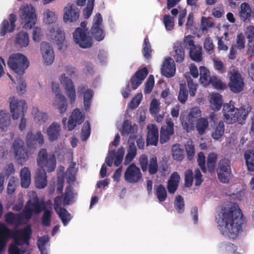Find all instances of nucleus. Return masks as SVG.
Returning <instances> with one entry per match:
<instances>
[{"label":"nucleus","instance_id":"f257e3e1","mask_svg":"<svg viewBox=\"0 0 254 254\" xmlns=\"http://www.w3.org/2000/svg\"><path fill=\"white\" fill-rule=\"evenodd\" d=\"M216 221L222 235L236 239L242 231L243 215L239 206L235 203L227 204L218 213Z\"/></svg>","mask_w":254,"mask_h":254},{"label":"nucleus","instance_id":"f03ea898","mask_svg":"<svg viewBox=\"0 0 254 254\" xmlns=\"http://www.w3.org/2000/svg\"><path fill=\"white\" fill-rule=\"evenodd\" d=\"M37 163L41 170L37 171L35 177V183L37 188L43 189L47 185L46 171L51 172L56 168V161L55 155L48 154L46 149L42 148L39 152Z\"/></svg>","mask_w":254,"mask_h":254},{"label":"nucleus","instance_id":"7ed1b4c3","mask_svg":"<svg viewBox=\"0 0 254 254\" xmlns=\"http://www.w3.org/2000/svg\"><path fill=\"white\" fill-rule=\"evenodd\" d=\"M32 198L30 199L26 204L21 214H15L12 212H8L5 215L6 222L10 225L16 226L25 224L30 219L33 214L41 212V205L38 203V199L36 193L32 191Z\"/></svg>","mask_w":254,"mask_h":254},{"label":"nucleus","instance_id":"20e7f679","mask_svg":"<svg viewBox=\"0 0 254 254\" xmlns=\"http://www.w3.org/2000/svg\"><path fill=\"white\" fill-rule=\"evenodd\" d=\"M10 231V236L8 238H12L14 242L9 245L8 249V254H24L26 248L25 245H28V240L31 234L30 226H27L21 230Z\"/></svg>","mask_w":254,"mask_h":254},{"label":"nucleus","instance_id":"39448f33","mask_svg":"<svg viewBox=\"0 0 254 254\" xmlns=\"http://www.w3.org/2000/svg\"><path fill=\"white\" fill-rule=\"evenodd\" d=\"M251 110L249 104H245L240 109L236 108L231 101L223 106L224 119L228 124H232L238 122L239 124H243Z\"/></svg>","mask_w":254,"mask_h":254},{"label":"nucleus","instance_id":"423d86ee","mask_svg":"<svg viewBox=\"0 0 254 254\" xmlns=\"http://www.w3.org/2000/svg\"><path fill=\"white\" fill-rule=\"evenodd\" d=\"M76 195V193L69 187L65 190L63 200L59 196L54 200L55 209L64 226L70 220L71 217L65 209L62 207V205L69 204L73 202Z\"/></svg>","mask_w":254,"mask_h":254},{"label":"nucleus","instance_id":"0eeeda50","mask_svg":"<svg viewBox=\"0 0 254 254\" xmlns=\"http://www.w3.org/2000/svg\"><path fill=\"white\" fill-rule=\"evenodd\" d=\"M65 73L61 74L59 77V80L61 85L64 90L65 93L67 96L69 103L73 104L76 99V92L75 86L72 80L69 77L66 76L67 74L72 77L75 73V70L72 66H67L65 67Z\"/></svg>","mask_w":254,"mask_h":254},{"label":"nucleus","instance_id":"6e6552de","mask_svg":"<svg viewBox=\"0 0 254 254\" xmlns=\"http://www.w3.org/2000/svg\"><path fill=\"white\" fill-rule=\"evenodd\" d=\"M19 17L25 29H31L36 23L37 16L36 8L31 4H25L19 9Z\"/></svg>","mask_w":254,"mask_h":254},{"label":"nucleus","instance_id":"1a4fd4ad","mask_svg":"<svg viewBox=\"0 0 254 254\" xmlns=\"http://www.w3.org/2000/svg\"><path fill=\"white\" fill-rule=\"evenodd\" d=\"M7 64L11 69L19 75L24 73L29 63L26 57L21 53L11 55L7 61Z\"/></svg>","mask_w":254,"mask_h":254},{"label":"nucleus","instance_id":"9d476101","mask_svg":"<svg viewBox=\"0 0 254 254\" xmlns=\"http://www.w3.org/2000/svg\"><path fill=\"white\" fill-rule=\"evenodd\" d=\"M51 90L55 95V98L52 105L60 113L64 114L67 109L66 99L62 93L60 84L57 81H54L51 83Z\"/></svg>","mask_w":254,"mask_h":254},{"label":"nucleus","instance_id":"9b49d317","mask_svg":"<svg viewBox=\"0 0 254 254\" xmlns=\"http://www.w3.org/2000/svg\"><path fill=\"white\" fill-rule=\"evenodd\" d=\"M72 36L74 42L82 48H89L92 45L93 39L86 28H76L72 33Z\"/></svg>","mask_w":254,"mask_h":254},{"label":"nucleus","instance_id":"f8f14e48","mask_svg":"<svg viewBox=\"0 0 254 254\" xmlns=\"http://www.w3.org/2000/svg\"><path fill=\"white\" fill-rule=\"evenodd\" d=\"M9 110L13 120H17L21 114H23L27 109L26 102L17 97L10 95L8 98Z\"/></svg>","mask_w":254,"mask_h":254},{"label":"nucleus","instance_id":"ddd939ff","mask_svg":"<svg viewBox=\"0 0 254 254\" xmlns=\"http://www.w3.org/2000/svg\"><path fill=\"white\" fill-rule=\"evenodd\" d=\"M201 116V111L198 107L190 109L188 114L187 120H185L182 115L180 116V120L183 128L188 132L194 129V122L196 119Z\"/></svg>","mask_w":254,"mask_h":254},{"label":"nucleus","instance_id":"4468645a","mask_svg":"<svg viewBox=\"0 0 254 254\" xmlns=\"http://www.w3.org/2000/svg\"><path fill=\"white\" fill-rule=\"evenodd\" d=\"M80 10L74 3H67L63 9V21L66 24L75 23L80 17Z\"/></svg>","mask_w":254,"mask_h":254},{"label":"nucleus","instance_id":"2eb2a0df","mask_svg":"<svg viewBox=\"0 0 254 254\" xmlns=\"http://www.w3.org/2000/svg\"><path fill=\"white\" fill-rule=\"evenodd\" d=\"M230 82L229 86L231 90L234 93H239L244 89V82L241 74L236 70L230 72Z\"/></svg>","mask_w":254,"mask_h":254},{"label":"nucleus","instance_id":"dca6fc26","mask_svg":"<svg viewBox=\"0 0 254 254\" xmlns=\"http://www.w3.org/2000/svg\"><path fill=\"white\" fill-rule=\"evenodd\" d=\"M11 151L21 164L24 163L28 159L30 153L24 149L23 142L21 139H18L14 141Z\"/></svg>","mask_w":254,"mask_h":254},{"label":"nucleus","instance_id":"f3484780","mask_svg":"<svg viewBox=\"0 0 254 254\" xmlns=\"http://www.w3.org/2000/svg\"><path fill=\"white\" fill-rule=\"evenodd\" d=\"M124 178L126 181L131 184L138 182L142 178L140 169L134 164L130 165L126 170Z\"/></svg>","mask_w":254,"mask_h":254},{"label":"nucleus","instance_id":"a211bd4d","mask_svg":"<svg viewBox=\"0 0 254 254\" xmlns=\"http://www.w3.org/2000/svg\"><path fill=\"white\" fill-rule=\"evenodd\" d=\"M43 62L45 64L51 65L55 60V53L52 46L48 43L43 42L40 48Z\"/></svg>","mask_w":254,"mask_h":254},{"label":"nucleus","instance_id":"6ab92c4d","mask_svg":"<svg viewBox=\"0 0 254 254\" xmlns=\"http://www.w3.org/2000/svg\"><path fill=\"white\" fill-rule=\"evenodd\" d=\"M47 36L59 47H62L65 40L64 32L58 26L50 27L47 32Z\"/></svg>","mask_w":254,"mask_h":254},{"label":"nucleus","instance_id":"aec40b11","mask_svg":"<svg viewBox=\"0 0 254 254\" xmlns=\"http://www.w3.org/2000/svg\"><path fill=\"white\" fill-rule=\"evenodd\" d=\"M85 119V115L76 108L72 111L69 117L67 124L68 130H73L77 125H80Z\"/></svg>","mask_w":254,"mask_h":254},{"label":"nucleus","instance_id":"412c9836","mask_svg":"<svg viewBox=\"0 0 254 254\" xmlns=\"http://www.w3.org/2000/svg\"><path fill=\"white\" fill-rule=\"evenodd\" d=\"M174 123L171 118L167 119L166 125L162 127L160 130V142L163 144L167 142L174 133Z\"/></svg>","mask_w":254,"mask_h":254},{"label":"nucleus","instance_id":"4be33fe9","mask_svg":"<svg viewBox=\"0 0 254 254\" xmlns=\"http://www.w3.org/2000/svg\"><path fill=\"white\" fill-rule=\"evenodd\" d=\"M13 42L15 47L20 50L26 49L30 45V38L26 32L22 31L16 34Z\"/></svg>","mask_w":254,"mask_h":254},{"label":"nucleus","instance_id":"5701e85b","mask_svg":"<svg viewBox=\"0 0 254 254\" xmlns=\"http://www.w3.org/2000/svg\"><path fill=\"white\" fill-rule=\"evenodd\" d=\"M125 151L124 148H120L117 152L109 151V154L106 159V162L109 166H111L113 163L116 166H118L122 162Z\"/></svg>","mask_w":254,"mask_h":254},{"label":"nucleus","instance_id":"b1692460","mask_svg":"<svg viewBox=\"0 0 254 254\" xmlns=\"http://www.w3.org/2000/svg\"><path fill=\"white\" fill-rule=\"evenodd\" d=\"M161 72L167 77L173 76L176 72V65L174 60L170 57L165 59L161 68Z\"/></svg>","mask_w":254,"mask_h":254},{"label":"nucleus","instance_id":"393cba45","mask_svg":"<svg viewBox=\"0 0 254 254\" xmlns=\"http://www.w3.org/2000/svg\"><path fill=\"white\" fill-rule=\"evenodd\" d=\"M16 20V17L13 14L9 15L8 17L9 21L6 19L4 20L0 27V35L4 36L8 32H13L15 28Z\"/></svg>","mask_w":254,"mask_h":254},{"label":"nucleus","instance_id":"a878e982","mask_svg":"<svg viewBox=\"0 0 254 254\" xmlns=\"http://www.w3.org/2000/svg\"><path fill=\"white\" fill-rule=\"evenodd\" d=\"M245 34L248 40L247 53L251 56H254V26H248L245 30Z\"/></svg>","mask_w":254,"mask_h":254},{"label":"nucleus","instance_id":"bb28decb","mask_svg":"<svg viewBox=\"0 0 254 254\" xmlns=\"http://www.w3.org/2000/svg\"><path fill=\"white\" fill-rule=\"evenodd\" d=\"M158 130L157 127L153 124L148 125L147 126V144L156 146L158 143Z\"/></svg>","mask_w":254,"mask_h":254},{"label":"nucleus","instance_id":"cd10ccee","mask_svg":"<svg viewBox=\"0 0 254 254\" xmlns=\"http://www.w3.org/2000/svg\"><path fill=\"white\" fill-rule=\"evenodd\" d=\"M61 130L60 125L56 122L52 123L46 129L45 133L49 140L54 141L57 140L60 136Z\"/></svg>","mask_w":254,"mask_h":254},{"label":"nucleus","instance_id":"c85d7f7f","mask_svg":"<svg viewBox=\"0 0 254 254\" xmlns=\"http://www.w3.org/2000/svg\"><path fill=\"white\" fill-rule=\"evenodd\" d=\"M147 74L148 71L146 67L139 69L131 79L132 88L136 89L142 83Z\"/></svg>","mask_w":254,"mask_h":254},{"label":"nucleus","instance_id":"c756f323","mask_svg":"<svg viewBox=\"0 0 254 254\" xmlns=\"http://www.w3.org/2000/svg\"><path fill=\"white\" fill-rule=\"evenodd\" d=\"M31 116L33 121L39 125L45 123L48 119V114L40 111L36 107H33L31 109Z\"/></svg>","mask_w":254,"mask_h":254},{"label":"nucleus","instance_id":"7c9ffc66","mask_svg":"<svg viewBox=\"0 0 254 254\" xmlns=\"http://www.w3.org/2000/svg\"><path fill=\"white\" fill-rule=\"evenodd\" d=\"M78 92L83 94V102L84 109L88 110L90 107L91 100L93 96V92L86 86H80L78 88Z\"/></svg>","mask_w":254,"mask_h":254},{"label":"nucleus","instance_id":"2f4dec72","mask_svg":"<svg viewBox=\"0 0 254 254\" xmlns=\"http://www.w3.org/2000/svg\"><path fill=\"white\" fill-rule=\"evenodd\" d=\"M240 18L243 22L250 21L253 15V10L247 2L241 3L239 12Z\"/></svg>","mask_w":254,"mask_h":254},{"label":"nucleus","instance_id":"473e14b6","mask_svg":"<svg viewBox=\"0 0 254 254\" xmlns=\"http://www.w3.org/2000/svg\"><path fill=\"white\" fill-rule=\"evenodd\" d=\"M0 253L5 249L8 238L10 236V229L4 224H0Z\"/></svg>","mask_w":254,"mask_h":254},{"label":"nucleus","instance_id":"72a5a7b5","mask_svg":"<svg viewBox=\"0 0 254 254\" xmlns=\"http://www.w3.org/2000/svg\"><path fill=\"white\" fill-rule=\"evenodd\" d=\"M208 98L210 108L214 111H219L223 104L221 95L217 93H211Z\"/></svg>","mask_w":254,"mask_h":254},{"label":"nucleus","instance_id":"f704fd0d","mask_svg":"<svg viewBox=\"0 0 254 254\" xmlns=\"http://www.w3.org/2000/svg\"><path fill=\"white\" fill-rule=\"evenodd\" d=\"M137 129L138 127L136 124L132 125L130 121L126 120L123 125L122 134L124 135L129 134L130 137H134Z\"/></svg>","mask_w":254,"mask_h":254},{"label":"nucleus","instance_id":"c9c22d12","mask_svg":"<svg viewBox=\"0 0 254 254\" xmlns=\"http://www.w3.org/2000/svg\"><path fill=\"white\" fill-rule=\"evenodd\" d=\"M38 203L41 205V211L42 209H44L42 217V223L45 226H49L51 221V211L48 208H51V202L40 203L38 201Z\"/></svg>","mask_w":254,"mask_h":254},{"label":"nucleus","instance_id":"e433bc0d","mask_svg":"<svg viewBox=\"0 0 254 254\" xmlns=\"http://www.w3.org/2000/svg\"><path fill=\"white\" fill-rule=\"evenodd\" d=\"M58 19V14L54 10L45 8L43 12V21L46 24H52L55 23Z\"/></svg>","mask_w":254,"mask_h":254},{"label":"nucleus","instance_id":"4c0bfd02","mask_svg":"<svg viewBox=\"0 0 254 254\" xmlns=\"http://www.w3.org/2000/svg\"><path fill=\"white\" fill-rule=\"evenodd\" d=\"M27 144L28 147L30 148L35 144L37 141L39 144L42 145L44 141L43 135L40 131H38L34 135L32 132H30L27 133Z\"/></svg>","mask_w":254,"mask_h":254},{"label":"nucleus","instance_id":"58836bf2","mask_svg":"<svg viewBox=\"0 0 254 254\" xmlns=\"http://www.w3.org/2000/svg\"><path fill=\"white\" fill-rule=\"evenodd\" d=\"M244 159L248 170L250 172L254 171V148L245 151Z\"/></svg>","mask_w":254,"mask_h":254},{"label":"nucleus","instance_id":"ea45409f","mask_svg":"<svg viewBox=\"0 0 254 254\" xmlns=\"http://www.w3.org/2000/svg\"><path fill=\"white\" fill-rule=\"evenodd\" d=\"M20 177L21 186L23 188H28L31 183V173L27 167H24L20 170Z\"/></svg>","mask_w":254,"mask_h":254},{"label":"nucleus","instance_id":"a19ab883","mask_svg":"<svg viewBox=\"0 0 254 254\" xmlns=\"http://www.w3.org/2000/svg\"><path fill=\"white\" fill-rule=\"evenodd\" d=\"M200 83L204 86H207L210 84L212 76H210L209 70L205 66L199 67Z\"/></svg>","mask_w":254,"mask_h":254},{"label":"nucleus","instance_id":"79ce46f5","mask_svg":"<svg viewBox=\"0 0 254 254\" xmlns=\"http://www.w3.org/2000/svg\"><path fill=\"white\" fill-rule=\"evenodd\" d=\"M180 181V176L177 172L173 173L168 182L167 188L170 193H173L176 190Z\"/></svg>","mask_w":254,"mask_h":254},{"label":"nucleus","instance_id":"37998d69","mask_svg":"<svg viewBox=\"0 0 254 254\" xmlns=\"http://www.w3.org/2000/svg\"><path fill=\"white\" fill-rule=\"evenodd\" d=\"M176 62H182L185 58V53L180 42L174 44V50L172 54Z\"/></svg>","mask_w":254,"mask_h":254},{"label":"nucleus","instance_id":"c03bdc74","mask_svg":"<svg viewBox=\"0 0 254 254\" xmlns=\"http://www.w3.org/2000/svg\"><path fill=\"white\" fill-rule=\"evenodd\" d=\"M10 124V119L6 110L0 111V129L6 130Z\"/></svg>","mask_w":254,"mask_h":254},{"label":"nucleus","instance_id":"a18cd8bd","mask_svg":"<svg viewBox=\"0 0 254 254\" xmlns=\"http://www.w3.org/2000/svg\"><path fill=\"white\" fill-rule=\"evenodd\" d=\"M191 59L196 62L202 60V48L199 45H196L190 49Z\"/></svg>","mask_w":254,"mask_h":254},{"label":"nucleus","instance_id":"49530a36","mask_svg":"<svg viewBox=\"0 0 254 254\" xmlns=\"http://www.w3.org/2000/svg\"><path fill=\"white\" fill-rule=\"evenodd\" d=\"M172 155L174 160L181 161L184 157V149L180 145L176 144L172 147Z\"/></svg>","mask_w":254,"mask_h":254},{"label":"nucleus","instance_id":"de8ad7c7","mask_svg":"<svg viewBox=\"0 0 254 254\" xmlns=\"http://www.w3.org/2000/svg\"><path fill=\"white\" fill-rule=\"evenodd\" d=\"M225 131V126L222 121H220L214 128L211 134L212 137L214 140H219L223 135Z\"/></svg>","mask_w":254,"mask_h":254},{"label":"nucleus","instance_id":"09e8293b","mask_svg":"<svg viewBox=\"0 0 254 254\" xmlns=\"http://www.w3.org/2000/svg\"><path fill=\"white\" fill-rule=\"evenodd\" d=\"M217 40L218 41L217 45L218 50L224 51H227L228 49V46L226 43L230 40L228 33L225 32L224 33V36L218 37L217 38Z\"/></svg>","mask_w":254,"mask_h":254},{"label":"nucleus","instance_id":"8fccbe9b","mask_svg":"<svg viewBox=\"0 0 254 254\" xmlns=\"http://www.w3.org/2000/svg\"><path fill=\"white\" fill-rule=\"evenodd\" d=\"M208 122L207 119L201 118L199 119L196 123V128L200 135L205 133L206 130L208 127Z\"/></svg>","mask_w":254,"mask_h":254},{"label":"nucleus","instance_id":"3c124183","mask_svg":"<svg viewBox=\"0 0 254 254\" xmlns=\"http://www.w3.org/2000/svg\"><path fill=\"white\" fill-rule=\"evenodd\" d=\"M75 166V164L74 163L71 164L65 174L67 182L69 184L74 182L75 180V174L77 169Z\"/></svg>","mask_w":254,"mask_h":254},{"label":"nucleus","instance_id":"603ef678","mask_svg":"<svg viewBox=\"0 0 254 254\" xmlns=\"http://www.w3.org/2000/svg\"><path fill=\"white\" fill-rule=\"evenodd\" d=\"M7 75L15 84L16 90L18 93H23L26 91V84L22 77H19L15 81H14L11 76L8 73H7Z\"/></svg>","mask_w":254,"mask_h":254},{"label":"nucleus","instance_id":"864d4df0","mask_svg":"<svg viewBox=\"0 0 254 254\" xmlns=\"http://www.w3.org/2000/svg\"><path fill=\"white\" fill-rule=\"evenodd\" d=\"M18 179L14 177H11L8 181L6 191L8 194H11L13 193L18 186Z\"/></svg>","mask_w":254,"mask_h":254},{"label":"nucleus","instance_id":"5fc2aeb1","mask_svg":"<svg viewBox=\"0 0 254 254\" xmlns=\"http://www.w3.org/2000/svg\"><path fill=\"white\" fill-rule=\"evenodd\" d=\"M161 103L155 98H153L150 104L149 112L151 115H156L159 113L160 111Z\"/></svg>","mask_w":254,"mask_h":254},{"label":"nucleus","instance_id":"6e6d98bb","mask_svg":"<svg viewBox=\"0 0 254 254\" xmlns=\"http://www.w3.org/2000/svg\"><path fill=\"white\" fill-rule=\"evenodd\" d=\"M136 154V149L135 145L134 144L130 145L127 154L125 157V164H127L129 163L134 158Z\"/></svg>","mask_w":254,"mask_h":254},{"label":"nucleus","instance_id":"4d7b16f0","mask_svg":"<svg viewBox=\"0 0 254 254\" xmlns=\"http://www.w3.org/2000/svg\"><path fill=\"white\" fill-rule=\"evenodd\" d=\"M222 171L231 173L229 160L223 159L220 161L217 172Z\"/></svg>","mask_w":254,"mask_h":254},{"label":"nucleus","instance_id":"13d9d810","mask_svg":"<svg viewBox=\"0 0 254 254\" xmlns=\"http://www.w3.org/2000/svg\"><path fill=\"white\" fill-rule=\"evenodd\" d=\"M163 22L165 28L168 31L172 30L174 27V20L173 17L169 14L165 15L163 18Z\"/></svg>","mask_w":254,"mask_h":254},{"label":"nucleus","instance_id":"bf43d9fd","mask_svg":"<svg viewBox=\"0 0 254 254\" xmlns=\"http://www.w3.org/2000/svg\"><path fill=\"white\" fill-rule=\"evenodd\" d=\"M203 47L206 53L209 54L213 53L214 45L212 40L209 37H207L205 38L203 42Z\"/></svg>","mask_w":254,"mask_h":254},{"label":"nucleus","instance_id":"052dcab7","mask_svg":"<svg viewBox=\"0 0 254 254\" xmlns=\"http://www.w3.org/2000/svg\"><path fill=\"white\" fill-rule=\"evenodd\" d=\"M217 156V154L215 153H210L208 156L207 165L210 172H212L214 169Z\"/></svg>","mask_w":254,"mask_h":254},{"label":"nucleus","instance_id":"680f3d73","mask_svg":"<svg viewBox=\"0 0 254 254\" xmlns=\"http://www.w3.org/2000/svg\"><path fill=\"white\" fill-rule=\"evenodd\" d=\"M158 168L157 158L156 157H152L150 159L147 170L150 174H155L158 171Z\"/></svg>","mask_w":254,"mask_h":254},{"label":"nucleus","instance_id":"e2e57ef3","mask_svg":"<svg viewBox=\"0 0 254 254\" xmlns=\"http://www.w3.org/2000/svg\"><path fill=\"white\" fill-rule=\"evenodd\" d=\"M91 32L94 38L98 41L102 40L105 36L104 28H96L91 29Z\"/></svg>","mask_w":254,"mask_h":254},{"label":"nucleus","instance_id":"0e129e2a","mask_svg":"<svg viewBox=\"0 0 254 254\" xmlns=\"http://www.w3.org/2000/svg\"><path fill=\"white\" fill-rule=\"evenodd\" d=\"M94 0H88L87 6L83 10V15L86 19L88 18L91 15L94 7Z\"/></svg>","mask_w":254,"mask_h":254},{"label":"nucleus","instance_id":"69168bd1","mask_svg":"<svg viewBox=\"0 0 254 254\" xmlns=\"http://www.w3.org/2000/svg\"><path fill=\"white\" fill-rule=\"evenodd\" d=\"M156 195L160 202L164 201L167 197V192L165 187L159 185L156 188Z\"/></svg>","mask_w":254,"mask_h":254},{"label":"nucleus","instance_id":"338daca9","mask_svg":"<svg viewBox=\"0 0 254 254\" xmlns=\"http://www.w3.org/2000/svg\"><path fill=\"white\" fill-rule=\"evenodd\" d=\"M142 98V94L141 93H138L131 100L130 103L128 105V107L134 109L136 108L140 104Z\"/></svg>","mask_w":254,"mask_h":254},{"label":"nucleus","instance_id":"774afa93","mask_svg":"<svg viewBox=\"0 0 254 254\" xmlns=\"http://www.w3.org/2000/svg\"><path fill=\"white\" fill-rule=\"evenodd\" d=\"M210 84L217 89H224L226 87L225 83L215 76H212Z\"/></svg>","mask_w":254,"mask_h":254}]
</instances>
